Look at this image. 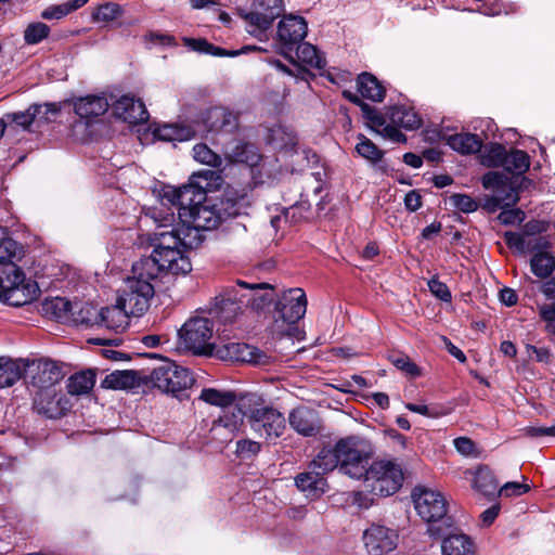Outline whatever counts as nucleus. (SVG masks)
Listing matches in <instances>:
<instances>
[{"label": "nucleus", "instance_id": "f257e3e1", "mask_svg": "<svg viewBox=\"0 0 555 555\" xmlns=\"http://www.w3.org/2000/svg\"><path fill=\"white\" fill-rule=\"evenodd\" d=\"M210 175H212L210 170H205L193 175L190 183L181 188H164L158 206L150 208L147 216L165 228L172 225L177 219L181 222L189 216L188 212L193 211V208L201 206L206 201V192L195 182V179L198 177L207 179Z\"/></svg>", "mask_w": 555, "mask_h": 555}, {"label": "nucleus", "instance_id": "f03ea898", "mask_svg": "<svg viewBox=\"0 0 555 555\" xmlns=\"http://www.w3.org/2000/svg\"><path fill=\"white\" fill-rule=\"evenodd\" d=\"M307 297L304 289L295 287L282 292L275 301L271 333L276 338L288 337L302 340L305 332L298 322L307 311Z\"/></svg>", "mask_w": 555, "mask_h": 555}, {"label": "nucleus", "instance_id": "7ed1b4c3", "mask_svg": "<svg viewBox=\"0 0 555 555\" xmlns=\"http://www.w3.org/2000/svg\"><path fill=\"white\" fill-rule=\"evenodd\" d=\"M240 406L246 414L247 424L257 437L274 440L283 435L286 428L284 415L276 409L267 405L260 395H241Z\"/></svg>", "mask_w": 555, "mask_h": 555}, {"label": "nucleus", "instance_id": "20e7f679", "mask_svg": "<svg viewBox=\"0 0 555 555\" xmlns=\"http://www.w3.org/2000/svg\"><path fill=\"white\" fill-rule=\"evenodd\" d=\"M24 374L29 379V385L38 389L34 398V405L37 411L48 417H53L51 388L60 383L64 376L61 367L51 360H35L25 364Z\"/></svg>", "mask_w": 555, "mask_h": 555}, {"label": "nucleus", "instance_id": "39448f33", "mask_svg": "<svg viewBox=\"0 0 555 555\" xmlns=\"http://www.w3.org/2000/svg\"><path fill=\"white\" fill-rule=\"evenodd\" d=\"M336 451L340 460V473L360 479L375 453L370 439L360 435H350L336 441Z\"/></svg>", "mask_w": 555, "mask_h": 555}, {"label": "nucleus", "instance_id": "423d86ee", "mask_svg": "<svg viewBox=\"0 0 555 555\" xmlns=\"http://www.w3.org/2000/svg\"><path fill=\"white\" fill-rule=\"evenodd\" d=\"M190 248H171L166 250H153L150 257L135 262L140 274H145L155 280L162 272L171 274H186L192 270V263L186 255Z\"/></svg>", "mask_w": 555, "mask_h": 555}, {"label": "nucleus", "instance_id": "0eeeda50", "mask_svg": "<svg viewBox=\"0 0 555 555\" xmlns=\"http://www.w3.org/2000/svg\"><path fill=\"white\" fill-rule=\"evenodd\" d=\"M365 488L374 495L389 496L402 486L403 472L401 466L391 460H379L366 467L362 476Z\"/></svg>", "mask_w": 555, "mask_h": 555}, {"label": "nucleus", "instance_id": "6e6552de", "mask_svg": "<svg viewBox=\"0 0 555 555\" xmlns=\"http://www.w3.org/2000/svg\"><path fill=\"white\" fill-rule=\"evenodd\" d=\"M154 278L140 274L137 264L132 266V276L126 280L125 288L117 298L118 304L124 307L131 315L139 317L150 307V300L153 298L155 289L153 285Z\"/></svg>", "mask_w": 555, "mask_h": 555}, {"label": "nucleus", "instance_id": "1a4fd4ad", "mask_svg": "<svg viewBox=\"0 0 555 555\" xmlns=\"http://www.w3.org/2000/svg\"><path fill=\"white\" fill-rule=\"evenodd\" d=\"M212 335L214 323L205 317L191 318L179 331L181 346L195 354H211L215 351Z\"/></svg>", "mask_w": 555, "mask_h": 555}, {"label": "nucleus", "instance_id": "9d476101", "mask_svg": "<svg viewBox=\"0 0 555 555\" xmlns=\"http://www.w3.org/2000/svg\"><path fill=\"white\" fill-rule=\"evenodd\" d=\"M414 507L423 520L430 525L444 526L451 518L447 516V501L436 490L416 487L412 493Z\"/></svg>", "mask_w": 555, "mask_h": 555}, {"label": "nucleus", "instance_id": "9b49d317", "mask_svg": "<svg viewBox=\"0 0 555 555\" xmlns=\"http://www.w3.org/2000/svg\"><path fill=\"white\" fill-rule=\"evenodd\" d=\"M154 387L164 392L176 393L192 386L194 378L191 372L170 360H164L155 366L150 375Z\"/></svg>", "mask_w": 555, "mask_h": 555}, {"label": "nucleus", "instance_id": "f8f14e48", "mask_svg": "<svg viewBox=\"0 0 555 555\" xmlns=\"http://www.w3.org/2000/svg\"><path fill=\"white\" fill-rule=\"evenodd\" d=\"M0 276V298L10 306L20 307L31 302L38 296L35 282L25 280L23 270Z\"/></svg>", "mask_w": 555, "mask_h": 555}, {"label": "nucleus", "instance_id": "ddd939ff", "mask_svg": "<svg viewBox=\"0 0 555 555\" xmlns=\"http://www.w3.org/2000/svg\"><path fill=\"white\" fill-rule=\"evenodd\" d=\"M156 223V231L154 233V249L166 250L171 248H196L202 243L201 234L194 230H188L180 221L173 222L172 225L167 228L162 227L159 222Z\"/></svg>", "mask_w": 555, "mask_h": 555}, {"label": "nucleus", "instance_id": "4468645a", "mask_svg": "<svg viewBox=\"0 0 555 555\" xmlns=\"http://www.w3.org/2000/svg\"><path fill=\"white\" fill-rule=\"evenodd\" d=\"M308 25L304 17L285 15L278 25V43L280 53L287 60H293V52L298 43L307 36Z\"/></svg>", "mask_w": 555, "mask_h": 555}, {"label": "nucleus", "instance_id": "2eb2a0df", "mask_svg": "<svg viewBox=\"0 0 555 555\" xmlns=\"http://www.w3.org/2000/svg\"><path fill=\"white\" fill-rule=\"evenodd\" d=\"M427 532L433 538L442 539V555L473 554V541L466 534L457 532V530L452 527V521H449L444 526L430 525L428 526Z\"/></svg>", "mask_w": 555, "mask_h": 555}, {"label": "nucleus", "instance_id": "dca6fc26", "mask_svg": "<svg viewBox=\"0 0 555 555\" xmlns=\"http://www.w3.org/2000/svg\"><path fill=\"white\" fill-rule=\"evenodd\" d=\"M283 11V0H251L250 10L240 9V16L258 30H267Z\"/></svg>", "mask_w": 555, "mask_h": 555}, {"label": "nucleus", "instance_id": "f3484780", "mask_svg": "<svg viewBox=\"0 0 555 555\" xmlns=\"http://www.w3.org/2000/svg\"><path fill=\"white\" fill-rule=\"evenodd\" d=\"M362 541L370 555H385L395 551L399 544L398 530L372 524L363 531Z\"/></svg>", "mask_w": 555, "mask_h": 555}, {"label": "nucleus", "instance_id": "a211bd4d", "mask_svg": "<svg viewBox=\"0 0 555 555\" xmlns=\"http://www.w3.org/2000/svg\"><path fill=\"white\" fill-rule=\"evenodd\" d=\"M24 247L13 240L5 228L0 227V276L8 275L22 269L18 262L24 257Z\"/></svg>", "mask_w": 555, "mask_h": 555}, {"label": "nucleus", "instance_id": "6ab92c4d", "mask_svg": "<svg viewBox=\"0 0 555 555\" xmlns=\"http://www.w3.org/2000/svg\"><path fill=\"white\" fill-rule=\"evenodd\" d=\"M245 297L246 295L242 294L237 284L229 286L215 298V307L211 312L223 322H230L242 312Z\"/></svg>", "mask_w": 555, "mask_h": 555}, {"label": "nucleus", "instance_id": "aec40b11", "mask_svg": "<svg viewBox=\"0 0 555 555\" xmlns=\"http://www.w3.org/2000/svg\"><path fill=\"white\" fill-rule=\"evenodd\" d=\"M246 414L240 406V399L234 409H224L222 414L212 422L210 431L214 438L227 441L241 430Z\"/></svg>", "mask_w": 555, "mask_h": 555}, {"label": "nucleus", "instance_id": "412c9836", "mask_svg": "<svg viewBox=\"0 0 555 555\" xmlns=\"http://www.w3.org/2000/svg\"><path fill=\"white\" fill-rule=\"evenodd\" d=\"M49 113H56L54 104H33L24 112L8 113L0 121L3 124V132L8 127L16 125L27 130L37 117L48 118Z\"/></svg>", "mask_w": 555, "mask_h": 555}, {"label": "nucleus", "instance_id": "4be33fe9", "mask_svg": "<svg viewBox=\"0 0 555 555\" xmlns=\"http://www.w3.org/2000/svg\"><path fill=\"white\" fill-rule=\"evenodd\" d=\"M181 223L188 230H194L199 234L201 231H210L216 229L220 222V214L214 208L206 205H201L193 208V211L188 212Z\"/></svg>", "mask_w": 555, "mask_h": 555}, {"label": "nucleus", "instance_id": "5701e85b", "mask_svg": "<svg viewBox=\"0 0 555 555\" xmlns=\"http://www.w3.org/2000/svg\"><path fill=\"white\" fill-rule=\"evenodd\" d=\"M113 114L129 124H141L149 119V113L141 100L122 95L113 104Z\"/></svg>", "mask_w": 555, "mask_h": 555}, {"label": "nucleus", "instance_id": "b1692460", "mask_svg": "<svg viewBox=\"0 0 555 555\" xmlns=\"http://www.w3.org/2000/svg\"><path fill=\"white\" fill-rule=\"evenodd\" d=\"M236 284L242 294L246 295L244 307H249L254 311H262L273 300L271 294L262 293L267 289L273 291V286L269 283H247L237 280Z\"/></svg>", "mask_w": 555, "mask_h": 555}, {"label": "nucleus", "instance_id": "393cba45", "mask_svg": "<svg viewBox=\"0 0 555 555\" xmlns=\"http://www.w3.org/2000/svg\"><path fill=\"white\" fill-rule=\"evenodd\" d=\"M130 315L131 314L116 301V305L103 308L100 312H96L94 320L82 319V321L88 324L104 326L108 330L122 331L127 327L128 318Z\"/></svg>", "mask_w": 555, "mask_h": 555}, {"label": "nucleus", "instance_id": "a878e982", "mask_svg": "<svg viewBox=\"0 0 555 555\" xmlns=\"http://www.w3.org/2000/svg\"><path fill=\"white\" fill-rule=\"evenodd\" d=\"M291 427L302 436H314L320 431L318 415L313 410L305 406L297 408L289 413Z\"/></svg>", "mask_w": 555, "mask_h": 555}, {"label": "nucleus", "instance_id": "bb28decb", "mask_svg": "<svg viewBox=\"0 0 555 555\" xmlns=\"http://www.w3.org/2000/svg\"><path fill=\"white\" fill-rule=\"evenodd\" d=\"M204 124L209 131H233L237 126V117L231 111L222 106L207 109Z\"/></svg>", "mask_w": 555, "mask_h": 555}, {"label": "nucleus", "instance_id": "cd10ccee", "mask_svg": "<svg viewBox=\"0 0 555 555\" xmlns=\"http://www.w3.org/2000/svg\"><path fill=\"white\" fill-rule=\"evenodd\" d=\"M504 240L509 248L520 254L550 248V242L545 236L529 237L516 232H506L504 234Z\"/></svg>", "mask_w": 555, "mask_h": 555}, {"label": "nucleus", "instance_id": "c85d7f7f", "mask_svg": "<svg viewBox=\"0 0 555 555\" xmlns=\"http://www.w3.org/2000/svg\"><path fill=\"white\" fill-rule=\"evenodd\" d=\"M109 107L105 96L87 95L74 102L75 113L81 118H93L103 115Z\"/></svg>", "mask_w": 555, "mask_h": 555}, {"label": "nucleus", "instance_id": "c756f323", "mask_svg": "<svg viewBox=\"0 0 555 555\" xmlns=\"http://www.w3.org/2000/svg\"><path fill=\"white\" fill-rule=\"evenodd\" d=\"M293 57L289 60L292 63H299L315 69H322L326 65L317 48L308 42L298 43L293 52Z\"/></svg>", "mask_w": 555, "mask_h": 555}, {"label": "nucleus", "instance_id": "7c9ffc66", "mask_svg": "<svg viewBox=\"0 0 555 555\" xmlns=\"http://www.w3.org/2000/svg\"><path fill=\"white\" fill-rule=\"evenodd\" d=\"M357 87L363 98L373 102H382L386 94L385 87L370 73H362L358 76Z\"/></svg>", "mask_w": 555, "mask_h": 555}, {"label": "nucleus", "instance_id": "2f4dec72", "mask_svg": "<svg viewBox=\"0 0 555 555\" xmlns=\"http://www.w3.org/2000/svg\"><path fill=\"white\" fill-rule=\"evenodd\" d=\"M40 311L48 318L65 322L70 318L72 302L63 297L46 298L41 302Z\"/></svg>", "mask_w": 555, "mask_h": 555}, {"label": "nucleus", "instance_id": "473e14b6", "mask_svg": "<svg viewBox=\"0 0 555 555\" xmlns=\"http://www.w3.org/2000/svg\"><path fill=\"white\" fill-rule=\"evenodd\" d=\"M25 363L22 360L0 358V388L14 385L24 374Z\"/></svg>", "mask_w": 555, "mask_h": 555}, {"label": "nucleus", "instance_id": "72a5a7b5", "mask_svg": "<svg viewBox=\"0 0 555 555\" xmlns=\"http://www.w3.org/2000/svg\"><path fill=\"white\" fill-rule=\"evenodd\" d=\"M449 146L461 154L477 153L482 147L481 139L474 133H456L448 138Z\"/></svg>", "mask_w": 555, "mask_h": 555}, {"label": "nucleus", "instance_id": "f704fd0d", "mask_svg": "<svg viewBox=\"0 0 555 555\" xmlns=\"http://www.w3.org/2000/svg\"><path fill=\"white\" fill-rule=\"evenodd\" d=\"M387 115L390 122L408 130L417 129L421 126L418 115L412 108L405 106L390 107Z\"/></svg>", "mask_w": 555, "mask_h": 555}, {"label": "nucleus", "instance_id": "c9c22d12", "mask_svg": "<svg viewBox=\"0 0 555 555\" xmlns=\"http://www.w3.org/2000/svg\"><path fill=\"white\" fill-rule=\"evenodd\" d=\"M310 468L319 470L322 475L335 468L340 470V460L336 451V443L333 448H323L311 462Z\"/></svg>", "mask_w": 555, "mask_h": 555}, {"label": "nucleus", "instance_id": "e433bc0d", "mask_svg": "<svg viewBox=\"0 0 555 555\" xmlns=\"http://www.w3.org/2000/svg\"><path fill=\"white\" fill-rule=\"evenodd\" d=\"M195 134V131L189 126L164 125L155 129L154 135L162 141H188Z\"/></svg>", "mask_w": 555, "mask_h": 555}, {"label": "nucleus", "instance_id": "4c0bfd02", "mask_svg": "<svg viewBox=\"0 0 555 555\" xmlns=\"http://www.w3.org/2000/svg\"><path fill=\"white\" fill-rule=\"evenodd\" d=\"M498 481L492 470L487 466L477 469L474 478V488L485 496H493L499 493Z\"/></svg>", "mask_w": 555, "mask_h": 555}, {"label": "nucleus", "instance_id": "58836bf2", "mask_svg": "<svg viewBox=\"0 0 555 555\" xmlns=\"http://www.w3.org/2000/svg\"><path fill=\"white\" fill-rule=\"evenodd\" d=\"M530 266L532 273L541 279L550 276L555 270V258L546 249L533 251Z\"/></svg>", "mask_w": 555, "mask_h": 555}, {"label": "nucleus", "instance_id": "ea45409f", "mask_svg": "<svg viewBox=\"0 0 555 555\" xmlns=\"http://www.w3.org/2000/svg\"><path fill=\"white\" fill-rule=\"evenodd\" d=\"M137 380L134 371H115L105 376L101 386L107 389H129L137 385Z\"/></svg>", "mask_w": 555, "mask_h": 555}, {"label": "nucleus", "instance_id": "a19ab883", "mask_svg": "<svg viewBox=\"0 0 555 555\" xmlns=\"http://www.w3.org/2000/svg\"><path fill=\"white\" fill-rule=\"evenodd\" d=\"M199 399L208 404L227 409L237 402L238 397L230 390H218L215 388H204Z\"/></svg>", "mask_w": 555, "mask_h": 555}, {"label": "nucleus", "instance_id": "79ce46f5", "mask_svg": "<svg viewBox=\"0 0 555 555\" xmlns=\"http://www.w3.org/2000/svg\"><path fill=\"white\" fill-rule=\"evenodd\" d=\"M94 383V372L92 370H87L69 377L67 382V390L70 395H85L93 388Z\"/></svg>", "mask_w": 555, "mask_h": 555}, {"label": "nucleus", "instance_id": "37998d69", "mask_svg": "<svg viewBox=\"0 0 555 555\" xmlns=\"http://www.w3.org/2000/svg\"><path fill=\"white\" fill-rule=\"evenodd\" d=\"M230 158L236 163H244L250 167L258 165L261 156L254 144L237 143L230 153Z\"/></svg>", "mask_w": 555, "mask_h": 555}, {"label": "nucleus", "instance_id": "c03bdc74", "mask_svg": "<svg viewBox=\"0 0 555 555\" xmlns=\"http://www.w3.org/2000/svg\"><path fill=\"white\" fill-rule=\"evenodd\" d=\"M269 141L278 150H292L297 144V138L292 129L283 126L270 130Z\"/></svg>", "mask_w": 555, "mask_h": 555}, {"label": "nucleus", "instance_id": "a18cd8bd", "mask_svg": "<svg viewBox=\"0 0 555 555\" xmlns=\"http://www.w3.org/2000/svg\"><path fill=\"white\" fill-rule=\"evenodd\" d=\"M357 139L358 142L354 149L359 156L373 165L383 159L385 154L384 151L380 150L373 141H371L364 134H359Z\"/></svg>", "mask_w": 555, "mask_h": 555}, {"label": "nucleus", "instance_id": "49530a36", "mask_svg": "<svg viewBox=\"0 0 555 555\" xmlns=\"http://www.w3.org/2000/svg\"><path fill=\"white\" fill-rule=\"evenodd\" d=\"M529 155L520 150H512L506 153L503 168L514 175H521L529 169Z\"/></svg>", "mask_w": 555, "mask_h": 555}, {"label": "nucleus", "instance_id": "de8ad7c7", "mask_svg": "<svg viewBox=\"0 0 555 555\" xmlns=\"http://www.w3.org/2000/svg\"><path fill=\"white\" fill-rule=\"evenodd\" d=\"M343 95L351 103L359 105L366 120L373 124V126L378 127L384 124V116L380 115L374 107L363 102L358 94L345 90Z\"/></svg>", "mask_w": 555, "mask_h": 555}, {"label": "nucleus", "instance_id": "09e8293b", "mask_svg": "<svg viewBox=\"0 0 555 555\" xmlns=\"http://www.w3.org/2000/svg\"><path fill=\"white\" fill-rule=\"evenodd\" d=\"M343 95L351 103L359 105L366 120L373 124V126L378 127L384 124V116L380 115L374 107L363 102L358 94L345 90Z\"/></svg>", "mask_w": 555, "mask_h": 555}, {"label": "nucleus", "instance_id": "8fccbe9b", "mask_svg": "<svg viewBox=\"0 0 555 555\" xmlns=\"http://www.w3.org/2000/svg\"><path fill=\"white\" fill-rule=\"evenodd\" d=\"M295 483L301 491L313 492L323 489L324 479L319 470L312 469L311 472L300 473L295 478Z\"/></svg>", "mask_w": 555, "mask_h": 555}, {"label": "nucleus", "instance_id": "3c124183", "mask_svg": "<svg viewBox=\"0 0 555 555\" xmlns=\"http://www.w3.org/2000/svg\"><path fill=\"white\" fill-rule=\"evenodd\" d=\"M50 35V27L42 22H34L28 24L23 33V38L26 44H38Z\"/></svg>", "mask_w": 555, "mask_h": 555}, {"label": "nucleus", "instance_id": "603ef678", "mask_svg": "<svg viewBox=\"0 0 555 555\" xmlns=\"http://www.w3.org/2000/svg\"><path fill=\"white\" fill-rule=\"evenodd\" d=\"M506 149L502 144H491L481 155L482 165L489 168L502 167L506 156Z\"/></svg>", "mask_w": 555, "mask_h": 555}, {"label": "nucleus", "instance_id": "864d4df0", "mask_svg": "<svg viewBox=\"0 0 555 555\" xmlns=\"http://www.w3.org/2000/svg\"><path fill=\"white\" fill-rule=\"evenodd\" d=\"M122 14V8L113 2L104 3L96 8V10L92 14V18L98 23H111Z\"/></svg>", "mask_w": 555, "mask_h": 555}, {"label": "nucleus", "instance_id": "5fc2aeb1", "mask_svg": "<svg viewBox=\"0 0 555 555\" xmlns=\"http://www.w3.org/2000/svg\"><path fill=\"white\" fill-rule=\"evenodd\" d=\"M194 159L198 163L218 168L222 165V158L206 144H196L193 147Z\"/></svg>", "mask_w": 555, "mask_h": 555}, {"label": "nucleus", "instance_id": "6e6d98bb", "mask_svg": "<svg viewBox=\"0 0 555 555\" xmlns=\"http://www.w3.org/2000/svg\"><path fill=\"white\" fill-rule=\"evenodd\" d=\"M241 349V356L237 362H246L255 365H263L269 362V357L257 347L244 344Z\"/></svg>", "mask_w": 555, "mask_h": 555}, {"label": "nucleus", "instance_id": "4d7b16f0", "mask_svg": "<svg viewBox=\"0 0 555 555\" xmlns=\"http://www.w3.org/2000/svg\"><path fill=\"white\" fill-rule=\"evenodd\" d=\"M260 450V442L247 438L240 439L236 441L235 455L241 460H251Z\"/></svg>", "mask_w": 555, "mask_h": 555}, {"label": "nucleus", "instance_id": "13d9d810", "mask_svg": "<svg viewBox=\"0 0 555 555\" xmlns=\"http://www.w3.org/2000/svg\"><path fill=\"white\" fill-rule=\"evenodd\" d=\"M519 199L518 193L516 189H511L509 195L507 198L501 196V192H498L493 197L487 199L486 207L490 211H495L499 208L512 207Z\"/></svg>", "mask_w": 555, "mask_h": 555}, {"label": "nucleus", "instance_id": "bf43d9fd", "mask_svg": "<svg viewBox=\"0 0 555 555\" xmlns=\"http://www.w3.org/2000/svg\"><path fill=\"white\" fill-rule=\"evenodd\" d=\"M244 346V343H235L231 341L228 344H224L222 346H216V354L227 361H238V358L241 356V347Z\"/></svg>", "mask_w": 555, "mask_h": 555}, {"label": "nucleus", "instance_id": "052dcab7", "mask_svg": "<svg viewBox=\"0 0 555 555\" xmlns=\"http://www.w3.org/2000/svg\"><path fill=\"white\" fill-rule=\"evenodd\" d=\"M370 127L379 133L383 138L389 139L395 142H404V134L397 128L398 126L392 122L386 124V118L384 117V124L382 126L375 127L373 124L369 122Z\"/></svg>", "mask_w": 555, "mask_h": 555}, {"label": "nucleus", "instance_id": "680f3d73", "mask_svg": "<svg viewBox=\"0 0 555 555\" xmlns=\"http://www.w3.org/2000/svg\"><path fill=\"white\" fill-rule=\"evenodd\" d=\"M528 359L543 364L552 362V351L548 347H537L530 344L526 345Z\"/></svg>", "mask_w": 555, "mask_h": 555}, {"label": "nucleus", "instance_id": "e2e57ef3", "mask_svg": "<svg viewBox=\"0 0 555 555\" xmlns=\"http://www.w3.org/2000/svg\"><path fill=\"white\" fill-rule=\"evenodd\" d=\"M450 203L462 212H473L477 210L478 204L469 195L453 194L450 196Z\"/></svg>", "mask_w": 555, "mask_h": 555}, {"label": "nucleus", "instance_id": "0e129e2a", "mask_svg": "<svg viewBox=\"0 0 555 555\" xmlns=\"http://www.w3.org/2000/svg\"><path fill=\"white\" fill-rule=\"evenodd\" d=\"M309 210L310 205L307 202L296 203L285 209L284 220L291 219L293 222H298L308 217Z\"/></svg>", "mask_w": 555, "mask_h": 555}, {"label": "nucleus", "instance_id": "69168bd1", "mask_svg": "<svg viewBox=\"0 0 555 555\" xmlns=\"http://www.w3.org/2000/svg\"><path fill=\"white\" fill-rule=\"evenodd\" d=\"M390 361L397 369L408 373L411 376L420 375V369L406 356H402V354L391 356Z\"/></svg>", "mask_w": 555, "mask_h": 555}, {"label": "nucleus", "instance_id": "338daca9", "mask_svg": "<svg viewBox=\"0 0 555 555\" xmlns=\"http://www.w3.org/2000/svg\"><path fill=\"white\" fill-rule=\"evenodd\" d=\"M530 490V486L527 483H520L516 481H509L502 486L499 490V494L504 496H519L527 493Z\"/></svg>", "mask_w": 555, "mask_h": 555}, {"label": "nucleus", "instance_id": "774afa93", "mask_svg": "<svg viewBox=\"0 0 555 555\" xmlns=\"http://www.w3.org/2000/svg\"><path fill=\"white\" fill-rule=\"evenodd\" d=\"M428 287L431 294L439 298L440 300L446 302L451 300L452 296L448 286L444 283L440 282L438 279L433 278L431 280H429Z\"/></svg>", "mask_w": 555, "mask_h": 555}]
</instances>
